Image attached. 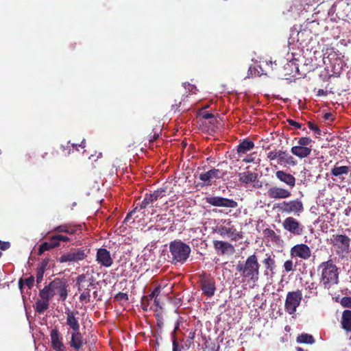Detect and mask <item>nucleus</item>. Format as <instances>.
<instances>
[{"label":"nucleus","mask_w":351,"mask_h":351,"mask_svg":"<svg viewBox=\"0 0 351 351\" xmlns=\"http://www.w3.org/2000/svg\"><path fill=\"white\" fill-rule=\"evenodd\" d=\"M261 265L256 254L249 256L245 261L239 262L236 266V270L239 271L243 281L255 283L259 279Z\"/></svg>","instance_id":"f257e3e1"},{"label":"nucleus","mask_w":351,"mask_h":351,"mask_svg":"<svg viewBox=\"0 0 351 351\" xmlns=\"http://www.w3.org/2000/svg\"><path fill=\"white\" fill-rule=\"evenodd\" d=\"M320 272V285L329 289L339 282L338 267L332 259L321 263L318 266Z\"/></svg>","instance_id":"f03ea898"},{"label":"nucleus","mask_w":351,"mask_h":351,"mask_svg":"<svg viewBox=\"0 0 351 351\" xmlns=\"http://www.w3.org/2000/svg\"><path fill=\"white\" fill-rule=\"evenodd\" d=\"M39 296L41 299L48 300L49 302L53 298L54 292L50 282L49 285H45L43 289L40 290Z\"/></svg>","instance_id":"2f4dec72"},{"label":"nucleus","mask_w":351,"mask_h":351,"mask_svg":"<svg viewBox=\"0 0 351 351\" xmlns=\"http://www.w3.org/2000/svg\"><path fill=\"white\" fill-rule=\"evenodd\" d=\"M173 342V351H181L182 346H180L179 343L177 341L176 337H173V339H172Z\"/></svg>","instance_id":"8fccbe9b"},{"label":"nucleus","mask_w":351,"mask_h":351,"mask_svg":"<svg viewBox=\"0 0 351 351\" xmlns=\"http://www.w3.org/2000/svg\"><path fill=\"white\" fill-rule=\"evenodd\" d=\"M152 198L153 199L154 202L157 201L158 199H160L162 198L163 197L166 196V189L165 188H160L152 193H149Z\"/></svg>","instance_id":"f704fd0d"},{"label":"nucleus","mask_w":351,"mask_h":351,"mask_svg":"<svg viewBox=\"0 0 351 351\" xmlns=\"http://www.w3.org/2000/svg\"><path fill=\"white\" fill-rule=\"evenodd\" d=\"M101 157H102V153L101 152H99L97 156L95 154H91L89 156V159H91V160H93L94 161H96L98 158H101Z\"/></svg>","instance_id":"052dcab7"},{"label":"nucleus","mask_w":351,"mask_h":351,"mask_svg":"<svg viewBox=\"0 0 351 351\" xmlns=\"http://www.w3.org/2000/svg\"><path fill=\"white\" fill-rule=\"evenodd\" d=\"M226 174V171H222L219 169L213 168L205 173H201L199 178L203 182L202 186H208L212 185L213 180L223 178Z\"/></svg>","instance_id":"9d476101"},{"label":"nucleus","mask_w":351,"mask_h":351,"mask_svg":"<svg viewBox=\"0 0 351 351\" xmlns=\"http://www.w3.org/2000/svg\"><path fill=\"white\" fill-rule=\"evenodd\" d=\"M340 304L343 307L351 308V297H343L341 299Z\"/></svg>","instance_id":"a19ab883"},{"label":"nucleus","mask_w":351,"mask_h":351,"mask_svg":"<svg viewBox=\"0 0 351 351\" xmlns=\"http://www.w3.org/2000/svg\"><path fill=\"white\" fill-rule=\"evenodd\" d=\"M218 232L221 237H228L234 241L243 237L241 232L237 230L233 221L230 219L221 221V224L218 228Z\"/></svg>","instance_id":"39448f33"},{"label":"nucleus","mask_w":351,"mask_h":351,"mask_svg":"<svg viewBox=\"0 0 351 351\" xmlns=\"http://www.w3.org/2000/svg\"><path fill=\"white\" fill-rule=\"evenodd\" d=\"M338 164L339 162H337L331 169L330 174L343 181V175H348L350 172L351 173V166H339Z\"/></svg>","instance_id":"bb28decb"},{"label":"nucleus","mask_w":351,"mask_h":351,"mask_svg":"<svg viewBox=\"0 0 351 351\" xmlns=\"http://www.w3.org/2000/svg\"><path fill=\"white\" fill-rule=\"evenodd\" d=\"M213 245L215 250L221 251V254H232L234 252V246L226 241H215Z\"/></svg>","instance_id":"cd10ccee"},{"label":"nucleus","mask_w":351,"mask_h":351,"mask_svg":"<svg viewBox=\"0 0 351 351\" xmlns=\"http://www.w3.org/2000/svg\"><path fill=\"white\" fill-rule=\"evenodd\" d=\"M317 95L319 96H326L327 95V93H326V91L324 90L323 89H319L318 90Z\"/></svg>","instance_id":"774afa93"},{"label":"nucleus","mask_w":351,"mask_h":351,"mask_svg":"<svg viewBox=\"0 0 351 351\" xmlns=\"http://www.w3.org/2000/svg\"><path fill=\"white\" fill-rule=\"evenodd\" d=\"M275 175L277 179L286 184L291 189L295 186L296 179L291 173L279 170L276 172Z\"/></svg>","instance_id":"393cba45"},{"label":"nucleus","mask_w":351,"mask_h":351,"mask_svg":"<svg viewBox=\"0 0 351 351\" xmlns=\"http://www.w3.org/2000/svg\"><path fill=\"white\" fill-rule=\"evenodd\" d=\"M200 115L204 119H209L214 118L213 114H212L209 112H206V111L202 112H200Z\"/></svg>","instance_id":"6e6d98bb"},{"label":"nucleus","mask_w":351,"mask_h":351,"mask_svg":"<svg viewBox=\"0 0 351 351\" xmlns=\"http://www.w3.org/2000/svg\"><path fill=\"white\" fill-rule=\"evenodd\" d=\"M351 213V206H348L343 211L346 216L349 217Z\"/></svg>","instance_id":"69168bd1"},{"label":"nucleus","mask_w":351,"mask_h":351,"mask_svg":"<svg viewBox=\"0 0 351 351\" xmlns=\"http://www.w3.org/2000/svg\"><path fill=\"white\" fill-rule=\"evenodd\" d=\"M80 301L81 302H90V291H83V292L80 295Z\"/></svg>","instance_id":"4c0bfd02"},{"label":"nucleus","mask_w":351,"mask_h":351,"mask_svg":"<svg viewBox=\"0 0 351 351\" xmlns=\"http://www.w3.org/2000/svg\"><path fill=\"white\" fill-rule=\"evenodd\" d=\"M239 181L244 185L252 184L253 188L258 189L263 185L262 182L258 179V175L257 173L246 171L238 173Z\"/></svg>","instance_id":"f8f14e48"},{"label":"nucleus","mask_w":351,"mask_h":351,"mask_svg":"<svg viewBox=\"0 0 351 351\" xmlns=\"http://www.w3.org/2000/svg\"><path fill=\"white\" fill-rule=\"evenodd\" d=\"M296 341L299 343L313 344L315 340L313 335L308 333H302L297 337Z\"/></svg>","instance_id":"72a5a7b5"},{"label":"nucleus","mask_w":351,"mask_h":351,"mask_svg":"<svg viewBox=\"0 0 351 351\" xmlns=\"http://www.w3.org/2000/svg\"><path fill=\"white\" fill-rule=\"evenodd\" d=\"M82 226L73 223H66L55 227L52 232L66 233L70 235L75 234L77 230H81Z\"/></svg>","instance_id":"5701e85b"},{"label":"nucleus","mask_w":351,"mask_h":351,"mask_svg":"<svg viewBox=\"0 0 351 351\" xmlns=\"http://www.w3.org/2000/svg\"><path fill=\"white\" fill-rule=\"evenodd\" d=\"M287 122L289 123V125L294 127L296 129H300L302 128V124H300V123H298L293 119H288L287 120Z\"/></svg>","instance_id":"3c124183"},{"label":"nucleus","mask_w":351,"mask_h":351,"mask_svg":"<svg viewBox=\"0 0 351 351\" xmlns=\"http://www.w3.org/2000/svg\"><path fill=\"white\" fill-rule=\"evenodd\" d=\"M188 95H183L182 100L179 101L178 104H175L171 106V110L173 111V112H176L180 111L179 108L180 107L182 102L184 101L185 98H186Z\"/></svg>","instance_id":"de8ad7c7"},{"label":"nucleus","mask_w":351,"mask_h":351,"mask_svg":"<svg viewBox=\"0 0 351 351\" xmlns=\"http://www.w3.org/2000/svg\"><path fill=\"white\" fill-rule=\"evenodd\" d=\"M154 305L156 306L155 311L157 312V311H158L162 309V306L160 304V300L158 298H156V299L154 300Z\"/></svg>","instance_id":"13d9d810"},{"label":"nucleus","mask_w":351,"mask_h":351,"mask_svg":"<svg viewBox=\"0 0 351 351\" xmlns=\"http://www.w3.org/2000/svg\"><path fill=\"white\" fill-rule=\"evenodd\" d=\"M50 283L54 292V295L58 294L60 296V300L65 301L68 297L69 292V284L66 279L64 278H56L50 282Z\"/></svg>","instance_id":"1a4fd4ad"},{"label":"nucleus","mask_w":351,"mask_h":351,"mask_svg":"<svg viewBox=\"0 0 351 351\" xmlns=\"http://www.w3.org/2000/svg\"><path fill=\"white\" fill-rule=\"evenodd\" d=\"M49 263V259L45 258L38 265V269L45 271Z\"/></svg>","instance_id":"864d4df0"},{"label":"nucleus","mask_w":351,"mask_h":351,"mask_svg":"<svg viewBox=\"0 0 351 351\" xmlns=\"http://www.w3.org/2000/svg\"><path fill=\"white\" fill-rule=\"evenodd\" d=\"M149 302L150 300L148 299V297H145L144 295L142 297L141 306L144 311H147L149 309Z\"/></svg>","instance_id":"ea45409f"},{"label":"nucleus","mask_w":351,"mask_h":351,"mask_svg":"<svg viewBox=\"0 0 351 351\" xmlns=\"http://www.w3.org/2000/svg\"><path fill=\"white\" fill-rule=\"evenodd\" d=\"M199 284L203 293L207 297L214 295L216 287L215 281L210 274L203 272L199 275Z\"/></svg>","instance_id":"6e6552de"},{"label":"nucleus","mask_w":351,"mask_h":351,"mask_svg":"<svg viewBox=\"0 0 351 351\" xmlns=\"http://www.w3.org/2000/svg\"><path fill=\"white\" fill-rule=\"evenodd\" d=\"M282 227L295 236L301 235L304 232V226L293 217H287L282 222Z\"/></svg>","instance_id":"4468645a"},{"label":"nucleus","mask_w":351,"mask_h":351,"mask_svg":"<svg viewBox=\"0 0 351 351\" xmlns=\"http://www.w3.org/2000/svg\"><path fill=\"white\" fill-rule=\"evenodd\" d=\"M51 347L56 351H64L65 346L62 342V337L57 328H53L50 332Z\"/></svg>","instance_id":"412c9836"},{"label":"nucleus","mask_w":351,"mask_h":351,"mask_svg":"<svg viewBox=\"0 0 351 351\" xmlns=\"http://www.w3.org/2000/svg\"><path fill=\"white\" fill-rule=\"evenodd\" d=\"M290 255L292 258L293 257H298L303 260H307L311 256V250L306 244H297L291 248Z\"/></svg>","instance_id":"dca6fc26"},{"label":"nucleus","mask_w":351,"mask_h":351,"mask_svg":"<svg viewBox=\"0 0 351 351\" xmlns=\"http://www.w3.org/2000/svg\"><path fill=\"white\" fill-rule=\"evenodd\" d=\"M24 284L29 288L32 289L34 283V277L33 276H29L27 278L23 279Z\"/></svg>","instance_id":"49530a36"},{"label":"nucleus","mask_w":351,"mask_h":351,"mask_svg":"<svg viewBox=\"0 0 351 351\" xmlns=\"http://www.w3.org/2000/svg\"><path fill=\"white\" fill-rule=\"evenodd\" d=\"M267 195L271 199H287L291 197L289 190L280 186H271L267 191Z\"/></svg>","instance_id":"aec40b11"},{"label":"nucleus","mask_w":351,"mask_h":351,"mask_svg":"<svg viewBox=\"0 0 351 351\" xmlns=\"http://www.w3.org/2000/svg\"><path fill=\"white\" fill-rule=\"evenodd\" d=\"M183 86L186 90H187L189 93H191L193 94H195L196 92L197 91L196 86L189 83H184Z\"/></svg>","instance_id":"c03bdc74"},{"label":"nucleus","mask_w":351,"mask_h":351,"mask_svg":"<svg viewBox=\"0 0 351 351\" xmlns=\"http://www.w3.org/2000/svg\"><path fill=\"white\" fill-rule=\"evenodd\" d=\"M53 249L51 245L49 244L48 241L43 243L41 245H40L38 247V254L41 255L43 254L45 251H48Z\"/></svg>","instance_id":"e433bc0d"},{"label":"nucleus","mask_w":351,"mask_h":351,"mask_svg":"<svg viewBox=\"0 0 351 351\" xmlns=\"http://www.w3.org/2000/svg\"><path fill=\"white\" fill-rule=\"evenodd\" d=\"M278 160L279 163L287 164L292 166H294L297 164L295 158L286 151L279 150L278 151Z\"/></svg>","instance_id":"7c9ffc66"},{"label":"nucleus","mask_w":351,"mask_h":351,"mask_svg":"<svg viewBox=\"0 0 351 351\" xmlns=\"http://www.w3.org/2000/svg\"><path fill=\"white\" fill-rule=\"evenodd\" d=\"M264 267V275L273 276L276 267L275 255L267 253L262 261Z\"/></svg>","instance_id":"a211bd4d"},{"label":"nucleus","mask_w":351,"mask_h":351,"mask_svg":"<svg viewBox=\"0 0 351 351\" xmlns=\"http://www.w3.org/2000/svg\"><path fill=\"white\" fill-rule=\"evenodd\" d=\"M308 290L311 291V293L317 294V287L315 286L314 283H311V285L308 287Z\"/></svg>","instance_id":"bf43d9fd"},{"label":"nucleus","mask_w":351,"mask_h":351,"mask_svg":"<svg viewBox=\"0 0 351 351\" xmlns=\"http://www.w3.org/2000/svg\"><path fill=\"white\" fill-rule=\"evenodd\" d=\"M169 248L170 253L169 257L174 265L184 263L188 260L191 252L190 246L179 239L171 241Z\"/></svg>","instance_id":"7ed1b4c3"},{"label":"nucleus","mask_w":351,"mask_h":351,"mask_svg":"<svg viewBox=\"0 0 351 351\" xmlns=\"http://www.w3.org/2000/svg\"><path fill=\"white\" fill-rule=\"evenodd\" d=\"M76 285L79 291H90V287L93 285V279L87 278L85 274H80L76 278Z\"/></svg>","instance_id":"a878e982"},{"label":"nucleus","mask_w":351,"mask_h":351,"mask_svg":"<svg viewBox=\"0 0 351 351\" xmlns=\"http://www.w3.org/2000/svg\"><path fill=\"white\" fill-rule=\"evenodd\" d=\"M267 158H269L270 160H274L276 159H278V151H271L267 154Z\"/></svg>","instance_id":"603ef678"},{"label":"nucleus","mask_w":351,"mask_h":351,"mask_svg":"<svg viewBox=\"0 0 351 351\" xmlns=\"http://www.w3.org/2000/svg\"><path fill=\"white\" fill-rule=\"evenodd\" d=\"M254 147L253 141L249 139H244L237 147V154L239 156L245 154L247 152L250 151Z\"/></svg>","instance_id":"c756f323"},{"label":"nucleus","mask_w":351,"mask_h":351,"mask_svg":"<svg viewBox=\"0 0 351 351\" xmlns=\"http://www.w3.org/2000/svg\"><path fill=\"white\" fill-rule=\"evenodd\" d=\"M278 208L282 213H294L298 216L304 210L303 203L298 199L283 202L278 206Z\"/></svg>","instance_id":"9b49d317"},{"label":"nucleus","mask_w":351,"mask_h":351,"mask_svg":"<svg viewBox=\"0 0 351 351\" xmlns=\"http://www.w3.org/2000/svg\"><path fill=\"white\" fill-rule=\"evenodd\" d=\"M159 136L158 134H154V136H152L149 138L148 141L149 143L154 142L156 139H157Z\"/></svg>","instance_id":"338daca9"},{"label":"nucleus","mask_w":351,"mask_h":351,"mask_svg":"<svg viewBox=\"0 0 351 351\" xmlns=\"http://www.w3.org/2000/svg\"><path fill=\"white\" fill-rule=\"evenodd\" d=\"M296 263H293V261L292 258L285 261L283 264V268H284L285 271H286L287 273H289V272H293V271H295Z\"/></svg>","instance_id":"c9c22d12"},{"label":"nucleus","mask_w":351,"mask_h":351,"mask_svg":"<svg viewBox=\"0 0 351 351\" xmlns=\"http://www.w3.org/2000/svg\"><path fill=\"white\" fill-rule=\"evenodd\" d=\"M351 239L346 234H333L330 243L336 254L341 258H345L350 252Z\"/></svg>","instance_id":"20e7f679"},{"label":"nucleus","mask_w":351,"mask_h":351,"mask_svg":"<svg viewBox=\"0 0 351 351\" xmlns=\"http://www.w3.org/2000/svg\"><path fill=\"white\" fill-rule=\"evenodd\" d=\"M308 126L309 129L313 130V131H314L316 134H317V135H320L321 134V130L313 122L308 121Z\"/></svg>","instance_id":"37998d69"},{"label":"nucleus","mask_w":351,"mask_h":351,"mask_svg":"<svg viewBox=\"0 0 351 351\" xmlns=\"http://www.w3.org/2000/svg\"><path fill=\"white\" fill-rule=\"evenodd\" d=\"M206 203L217 207H226L234 208L238 206L236 201L232 199H228L219 196L206 197L205 198Z\"/></svg>","instance_id":"ddd939ff"},{"label":"nucleus","mask_w":351,"mask_h":351,"mask_svg":"<svg viewBox=\"0 0 351 351\" xmlns=\"http://www.w3.org/2000/svg\"><path fill=\"white\" fill-rule=\"evenodd\" d=\"M67 335H70V341L69 345L71 348L76 351H79L86 343V339L83 337L80 330L70 331L68 330Z\"/></svg>","instance_id":"f3484780"},{"label":"nucleus","mask_w":351,"mask_h":351,"mask_svg":"<svg viewBox=\"0 0 351 351\" xmlns=\"http://www.w3.org/2000/svg\"><path fill=\"white\" fill-rule=\"evenodd\" d=\"M49 302L44 299L38 300L34 305L35 311L39 314L43 313L49 308Z\"/></svg>","instance_id":"473e14b6"},{"label":"nucleus","mask_w":351,"mask_h":351,"mask_svg":"<svg viewBox=\"0 0 351 351\" xmlns=\"http://www.w3.org/2000/svg\"><path fill=\"white\" fill-rule=\"evenodd\" d=\"M161 288L160 286H157L153 291L152 293H154L156 298L158 297L159 294L160 293Z\"/></svg>","instance_id":"0e129e2a"},{"label":"nucleus","mask_w":351,"mask_h":351,"mask_svg":"<svg viewBox=\"0 0 351 351\" xmlns=\"http://www.w3.org/2000/svg\"><path fill=\"white\" fill-rule=\"evenodd\" d=\"M44 273H45V271L37 268V269H36V281H37L38 284L41 282V281L43 280Z\"/></svg>","instance_id":"09e8293b"},{"label":"nucleus","mask_w":351,"mask_h":351,"mask_svg":"<svg viewBox=\"0 0 351 351\" xmlns=\"http://www.w3.org/2000/svg\"><path fill=\"white\" fill-rule=\"evenodd\" d=\"M66 325L69 326L70 331H77L80 329V325L78 318L76 317L79 314L77 311L67 310L66 312Z\"/></svg>","instance_id":"4be33fe9"},{"label":"nucleus","mask_w":351,"mask_h":351,"mask_svg":"<svg viewBox=\"0 0 351 351\" xmlns=\"http://www.w3.org/2000/svg\"><path fill=\"white\" fill-rule=\"evenodd\" d=\"M86 257L85 251L81 248L72 249L70 252L62 254L60 258L59 262H78L83 261Z\"/></svg>","instance_id":"2eb2a0df"},{"label":"nucleus","mask_w":351,"mask_h":351,"mask_svg":"<svg viewBox=\"0 0 351 351\" xmlns=\"http://www.w3.org/2000/svg\"><path fill=\"white\" fill-rule=\"evenodd\" d=\"M302 298L301 291L288 292L285 303V308L287 312L292 315L295 313L297 308L300 306Z\"/></svg>","instance_id":"0eeeda50"},{"label":"nucleus","mask_w":351,"mask_h":351,"mask_svg":"<svg viewBox=\"0 0 351 351\" xmlns=\"http://www.w3.org/2000/svg\"><path fill=\"white\" fill-rule=\"evenodd\" d=\"M243 161L247 163H250L254 162V158L251 155H248L243 158Z\"/></svg>","instance_id":"e2e57ef3"},{"label":"nucleus","mask_w":351,"mask_h":351,"mask_svg":"<svg viewBox=\"0 0 351 351\" xmlns=\"http://www.w3.org/2000/svg\"><path fill=\"white\" fill-rule=\"evenodd\" d=\"M56 239L58 240V242H69L71 241L70 238L67 236L62 235V234H56Z\"/></svg>","instance_id":"5fc2aeb1"},{"label":"nucleus","mask_w":351,"mask_h":351,"mask_svg":"<svg viewBox=\"0 0 351 351\" xmlns=\"http://www.w3.org/2000/svg\"><path fill=\"white\" fill-rule=\"evenodd\" d=\"M96 261L99 264L105 267H110L113 263L110 253L106 248H99L97 250Z\"/></svg>","instance_id":"6ab92c4d"},{"label":"nucleus","mask_w":351,"mask_h":351,"mask_svg":"<svg viewBox=\"0 0 351 351\" xmlns=\"http://www.w3.org/2000/svg\"><path fill=\"white\" fill-rule=\"evenodd\" d=\"M263 233L265 237L270 238L273 241H275L276 239L278 237L276 232L270 228H266L265 230H264Z\"/></svg>","instance_id":"58836bf2"},{"label":"nucleus","mask_w":351,"mask_h":351,"mask_svg":"<svg viewBox=\"0 0 351 351\" xmlns=\"http://www.w3.org/2000/svg\"><path fill=\"white\" fill-rule=\"evenodd\" d=\"M10 247V243L7 241H0V249L2 250H6Z\"/></svg>","instance_id":"4d7b16f0"},{"label":"nucleus","mask_w":351,"mask_h":351,"mask_svg":"<svg viewBox=\"0 0 351 351\" xmlns=\"http://www.w3.org/2000/svg\"><path fill=\"white\" fill-rule=\"evenodd\" d=\"M312 142V139L309 137L300 138L298 141V145L293 146L291 149V152L300 158H307L311 154Z\"/></svg>","instance_id":"423d86ee"},{"label":"nucleus","mask_w":351,"mask_h":351,"mask_svg":"<svg viewBox=\"0 0 351 351\" xmlns=\"http://www.w3.org/2000/svg\"><path fill=\"white\" fill-rule=\"evenodd\" d=\"M114 299L117 301H127L128 300V295L126 293L119 292L116 294Z\"/></svg>","instance_id":"79ce46f5"},{"label":"nucleus","mask_w":351,"mask_h":351,"mask_svg":"<svg viewBox=\"0 0 351 351\" xmlns=\"http://www.w3.org/2000/svg\"><path fill=\"white\" fill-rule=\"evenodd\" d=\"M341 328L346 332H351V311L345 310L341 318Z\"/></svg>","instance_id":"c85d7f7f"},{"label":"nucleus","mask_w":351,"mask_h":351,"mask_svg":"<svg viewBox=\"0 0 351 351\" xmlns=\"http://www.w3.org/2000/svg\"><path fill=\"white\" fill-rule=\"evenodd\" d=\"M49 244L51 245V247L53 248L58 247L60 245V243L58 242V240L56 239V235H53L49 238Z\"/></svg>","instance_id":"a18cd8bd"},{"label":"nucleus","mask_w":351,"mask_h":351,"mask_svg":"<svg viewBox=\"0 0 351 351\" xmlns=\"http://www.w3.org/2000/svg\"><path fill=\"white\" fill-rule=\"evenodd\" d=\"M154 200L152 198L149 193H147L144 195L143 201L137 205L132 210L128 213L124 221H128L132 217V215L138 209L139 210L145 209L150 206L151 204L154 203Z\"/></svg>","instance_id":"b1692460"},{"label":"nucleus","mask_w":351,"mask_h":351,"mask_svg":"<svg viewBox=\"0 0 351 351\" xmlns=\"http://www.w3.org/2000/svg\"><path fill=\"white\" fill-rule=\"evenodd\" d=\"M179 328H180V322H176V326H175L174 330H173V332H172V334H171V335H172V339H173V337H176V331H177L178 330H179Z\"/></svg>","instance_id":"680f3d73"}]
</instances>
